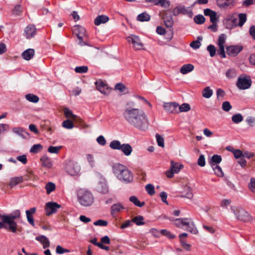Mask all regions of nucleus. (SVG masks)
Masks as SVG:
<instances>
[{
	"label": "nucleus",
	"instance_id": "obj_1",
	"mask_svg": "<svg viewBox=\"0 0 255 255\" xmlns=\"http://www.w3.org/2000/svg\"><path fill=\"white\" fill-rule=\"evenodd\" d=\"M135 106L134 102H127L123 112V117L131 126L140 130H144L147 128V118L144 111L135 108Z\"/></svg>",
	"mask_w": 255,
	"mask_h": 255
},
{
	"label": "nucleus",
	"instance_id": "obj_2",
	"mask_svg": "<svg viewBox=\"0 0 255 255\" xmlns=\"http://www.w3.org/2000/svg\"><path fill=\"white\" fill-rule=\"evenodd\" d=\"M20 212L19 210H16L10 214L2 215L0 213V229H5L11 231L13 233H16L17 231V224L15 220L20 218Z\"/></svg>",
	"mask_w": 255,
	"mask_h": 255
},
{
	"label": "nucleus",
	"instance_id": "obj_3",
	"mask_svg": "<svg viewBox=\"0 0 255 255\" xmlns=\"http://www.w3.org/2000/svg\"><path fill=\"white\" fill-rule=\"evenodd\" d=\"M112 169L114 174L121 182L126 184L133 182V174L125 165L117 163L113 165Z\"/></svg>",
	"mask_w": 255,
	"mask_h": 255
},
{
	"label": "nucleus",
	"instance_id": "obj_4",
	"mask_svg": "<svg viewBox=\"0 0 255 255\" xmlns=\"http://www.w3.org/2000/svg\"><path fill=\"white\" fill-rule=\"evenodd\" d=\"M247 20L246 13H233L226 16L224 20V24L228 29L237 26L242 27Z\"/></svg>",
	"mask_w": 255,
	"mask_h": 255
},
{
	"label": "nucleus",
	"instance_id": "obj_5",
	"mask_svg": "<svg viewBox=\"0 0 255 255\" xmlns=\"http://www.w3.org/2000/svg\"><path fill=\"white\" fill-rule=\"evenodd\" d=\"M77 200L79 204L84 207H89L94 202V196L89 190L81 188L77 191Z\"/></svg>",
	"mask_w": 255,
	"mask_h": 255
},
{
	"label": "nucleus",
	"instance_id": "obj_6",
	"mask_svg": "<svg viewBox=\"0 0 255 255\" xmlns=\"http://www.w3.org/2000/svg\"><path fill=\"white\" fill-rule=\"evenodd\" d=\"M232 212L235 215L236 218L242 222H248L252 220V217L244 209L239 207H231Z\"/></svg>",
	"mask_w": 255,
	"mask_h": 255
},
{
	"label": "nucleus",
	"instance_id": "obj_7",
	"mask_svg": "<svg viewBox=\"0 0 255 255\" xmlns=\"http://www.w3.org/2000/svg\"><path fill=\"white\" fill-rule=\"evenodd\" d=\"M65 169L66 171L71 176L78 175L80 171V166L72 160L66 161Z\"/></svg>",
	"mask_w": 255,
	"mask_h": 255
},
{
	"label": "nucleus",
	"instance_id": "obj_8",
	"mask_svg": "<svg viewBox=\"0 0 255 255\" xmlns=\"http://www.w3.org/2000/svg\"><path fill=\"white\" fill-rule=\"evenodd\" d=\"M252 83V81L250 77L241 76L238 78L236 85L240 90H246L251 87Z\"/></svg>",
	"mask_w": 255,
	"mask_h": 255
},
{
	"label": "nucleus",
	"instance_id": "obj_9",
	"mask_svg": "<svg viewBox=\"0 0 255 255\" xmlns=\"http://www.w3.org/2000/svg\"><path fill=\"white\" fill-rule=\"evenodd\" d=\"M173 14L174 16H177L180 14L187 15L189 17L193 16V13L191 10L189 9L188 7L185 6L178 5L176 6L172 11Z\"/></svg>",
	"mask_w": 255,
	"mask_h": 255
},
{
	"label": "nucleus",
	"instance_id": "obj_10",
	"mask_svg": "<svg viewBox=\"0 0 255 255\" xmlns=\"http://www.w3.org/2000/svg\"><path fill=\"white\" fill-rule=\"evenodd\" d=\"M129 43H131L135 50H139L142 49L143 44L140 41L138 36L135 35H131L127 38Z\"/></svg>",
	"mask_w": 255,
	"mask_h": 255
},
{
	"label": "nucleus",
	"instance_id": "obj_11",
	"mask_svg": "<svg viewBox=\"0 0 255 255\" xmlns=\"http://www.w3.org/2000/svg\"><path fill=\"white\" fill-rule=\"evenodd\" d=\"M183 167L182 164H179L178 163H175L171 161L170 169L166 171L165 173L166 176L169 178H172L174 174L179 172Z\"/></svg>",
	"mask_w": 255,
	"mask_h": 255
},
{
	"label": "nucleus",
	"instance_id": "obj_12",
	"mask_svg": "<svg viewBox=\"0 0 255 255\" xmlns=\"http://www.w3.org/2000/svg\"><path fill=\"white\" fill-rule=\"evenodd\" d=\"M61 207V205L56 202H50L47 203L45 208L46 215L50 216L52 214L55 213Z\"/></svg>",
	"mask_w": 255,
	"mask_h": 255
},
{
	"label": "nucleus",
	"instance_id": "obj_13",
	"mask_svg": "<svg viewBox=\"0 0 255 255\" xmlns=\"http://www.w3.org/2000/svg\"><path fill=\"white\" fill-rule=\"evenodd\" d=\"M37 29L32 24H29L24 30L23 35L26 39H30L33 37L36 34Z\"/></svg>",
	"mask_w": 255,
	"mask_h": 255
},
{
	"label": "nucleus",
	"instance_id": "obj_14",
	"mask_svg": "<svg viewBox=\"0 0 255 255\" xmlns=\"http://www.w3.org/2000/svg\"><path fill=\"white\" fill-rule=\"evenodd\" d=\"M243 49V46L239 45H231L226 48L228 55L235 57L238 55Z\"/></svg>",
	"mask_w": 255,
	"mask_h": 255
},
{
	"label": "nucleus",
	"instance_id": "obj_15",
	"mask_svg": "<svg viewBox=\"0 0 255 255\" xmlns=\"http://www.w3.org/2000/svg\"><path fill=\"white\" fill-rule=\"evenodd\" d=\"M179 104L176 102L168 103L165 104L164 108L168 113L171 114L178 113Z\"/></svg>",
	"mask_w": 255,
	"mask_h": 255
},
{
	"label": "nucleus",
	"instance_id": "obj_16",
	"mask_svg": "<svg viewBox=\"0 0 255 255\" xmlns=\"http://www.w3.org/2000/svg\"><path fill=\"white\" fill-rule=\"evenodd\" d=\"M72 30L77 37L84 36L88 37V34L85 28L82 26L79 25H75L73 27Z\"/></svg>",
	"mask_w": 255,
	"mask_h": 255
},
{
	"label": "nucleus",
	"instance_id": "obj_17",
	"mask_svg": "<svg viewBox=\"0 0 255 255\" xmlns=\"http://www.w3.org/2000/svg\"><path fill=\"white\" fill-rule=\"evenodd\" d=\"M96 190L101 193L105 194L109 192V187L107 182L105 180L100 181L96 186Z\"/></svg>",
	"mask_w": 255,
	"mask_h": 255
},
{
	"label": "nucleus",
	"instance_id": "obj_18",
	"mask_svg": "<svg viewBox=\"0 0 255 255\" xmlns=\"http://www.w3.org/2000/svg\"><path fill=\"white\" fill-rule=\"evenodd\" d=\"M24 180L23 177L22 176L12 177L10 178L8 185L10 188H13L17 185L22 183Z\"/></svg>",
	"mask_w": 255,
	"mask_h": 255
},
{
	"label": "nucleus",
	"instance_id": "obj_19",
	"mask_svg": "<svg viewBox=\"0 0 255 255\" xmlns=\"http://www.w3.org/2000/svg\"><path fill=\"white\" fill-rule=\"evenodd\" d=\"M204 13L206 16H209L210 18V21L212 23L217 22L218 18L215 11L206 8L204 10Z\"/></svg>",
	"mask_w": 255,
	"mask_h": 255
},
{
	"label": "nucleus",
	"instance_id": "obj_20",
	"mask_svg": "<svg viewBox=\"0 0 255 255\" xmlns=\"http://www.w3.org/2000/svg\"><path fill=\"white\" fill-rule=\"evenodd\" d=\"M36 208L35 207H33L30 208L29 210H27L25 212L27 221L32 226H34L33 215L36 212Z\"/></svg>",
	"mask_w": 255,
	"mask_h": 255
},
{
	"label": "nucleus",
	"instance_id": "obj_21",
	"mask_svg": "<svg viewBox=\"0 0 255 255\" xmlns=\"http://www.w3.org/2000/svg\"><path fill=\"white\" fill-rule=\"evenodd\" d=\"M34 53V50L29 48L23 51L21 54V56L24 59L29 60L33 57Z\"/></svg>",
	"mask_w": 255,
	"mask_h": 255
},
{
	"label": "nucleus",
	"instance_id": "obj_22",
	"mask_svg": "<svg viewBox=\"0 0 255 255\" xmlns=\"http://www.w3.org/2000/svg\"><path fill=\"white\" fill-rule=\"evenodd\" d=\"M12 131L23 138H25L28 135V133L22 128L15 127L12 129Z\"/></svg>",
	"mask_w": 255,
	"mask_h": 255
},
{
	"label": "nucleus",
	"instance_id": "obj_23",
	"mask_svg": "<svg viewBox=\"0 0 255 255\" xmlns=\"http://www.w3.org/2000/svg\"><path fill=\"white\" fill-rule=\"evenodd\" d=\"M36 240L43 245L44 249L47 248L50 246V242L48 239L44 235H41L36 237Z\"/></svg>",
	"mask_w": 255,
	"mask_h": 255
},
{
	"label": "nucleus",
	"instance_id": "obj_24",
	"mask_svg": "<svg viewBox=\"0 0 255 255\" xmlns=\"http://www.w3.org/2000/svg\"><path fill=\"white\" fill-rule=\"evenodd\" d=\"M125 209L124 207L121 203H118L113 205L111 207V214L114 216L116 214L120 212Z\"/></svg>",
	"mask_w": 255,
	"mask_h": 255
},
{
	"label": "nucleus",
	"instance_id": "obj_25",
	"mask_svg": "<svg viewBox=\"0 0 255 255\" xmlns=\"http://www.w3.org/2000/svg\"><path fill=\"white\" fill-rule=\"evenodd\" d=\"M120 150L123 152L126 156H129L132 151V148L128 143L122 144Z\"/></svg>",
	"mask_w": 255,
	"mask_h": 255
},
{
	"label": "nucleus",
	"instance_id": "obj_26",
	"mask_svg": "<svg viewBox=\"0 0 255 255\" xmlns=\"http://www.w3.org/2000/svg\"><path fill=\"white\" fill-rule=\"evenodd\" d=\"M42 165L47 168H50L52 166V163L50 158L47 155H43L40 159Z\"/></svg>",
	"mask_w": 255,
	"mask_h": 255
},
{
	"label": "nucleus",
	"instance_id": "obj_27",
	"mask_svg": "<svg viewBox=\"0 0 255 255\" xmlns=\"http://www.w3.org/2000/svg\"><path fill=\"white\" fill-rule=\"evenodd\" d=\"M235 0H217V3L220 8H225L233 4Z\"/></svg>",
	"mask_w": 255,
	"mask_h": 255
},
{
	"label": "nucleus",
	"instance_id": "obj_28",
	"mask_svg": "<svg viewBox=\"0 0 255 255\" xmlns=\"http://www.w3.org/2000/svg\"><path fill=\"white\" fill-rule=\"evenodd\" d=\"M109 18L105 15H100L98 16L94 20V23L96 25H99L102 23H105L108 21Z\"/></svg>",
	"mask_w": 255,
	"mask_h": 255
},
{
	"label": "nucleus",
	"instance_id": "obj_29",
	"mask_svg": "<svg viewBox=\"0 0 255 255\" xmlns=\"http://www.w3.org/2000/svg\"><path fill=\"white\" fill-rule=\"evenodd\" d=\"M163 19L164 24L167 27H172L173 26V19L171 15H168L166 13L164 15Z\"/></svg>",
	"mask_w": 255,
	"mask_h": 255
},
{
	"label": "nucleus",
	"instance_id": "obj_30",
	"mask_svg": "<svg viewBox=\"0 0 255 255\" xmlns=\"http://www.w3.org/2000/svg\"><path fill=\"white\" fill-rule=\"evenodd\" d=\"M95 85L97 89L102 93L106 94V90H107V85L103 81H99L95 82Z\"/></svg>",
	"mask_w": 255,
	"mask_h": 255
},
{
	"label": "nucleus",
	"instance_id": "obj_31",
	"mask_svg": "<svg viewBox=\"0 0 255 255\" xmlns=\"http://www.w3.org/2000/svg\"><path fill=\"white\" fill-rule=\"evenodd\" d=\"M171 221H173V220L169 219ZM191 220L188 218H177L174 220V224L178 228H181L183 226H185L186 224V221Z\"/></svg>",
	"mask_w": 255,
	"mask_h": 255
},
{
	"label": "nucleus",
	"instance_id": "obj_32",
	"mask_svg": "<svg viewBox=\"0 0 255 255\" xmlns=\"http://www.w3.org/2000/svg\"><path fill=\"white\" fill-rule=\"evenodd\" d=\"M185 226H186V230L188 232H190L193 234H196L198 233V230L192 222L187 221L186 224L185 225Z\"/></svg>",
	"mask_w": 255,
	"mask_h": 255
},
{
	"label": "nucleus",
	"instance_id": "obj_33",
	"mask_svg": "<svg viewBox=\"0 0 255 255\" xmlns=\"http://www.w3.org/2000/svg\"><path fill=\"white\" fill-rule=\"evenodd\" d=\"M194 68V66L191 64H184L181 67L180 71L182 74H186L193 71Z\"/></svg>",
	"mask_w": 255,
	"mask_h": 255
},
{
	"label": "nucleus",
	"instance_id": "obj_34",
	"mask_svg": "<svg viewBox=\"0 0 255 255\" xmlns=\"http://www.w3.org/2000/svg\"><path fill=\"white\" fill-rule=\"evenodd\" d=\"M153 2L156 5H160L164 8L168 7L170 4V1L168 0H154Z\"/></svg>",
	"mask_w": 255,
	"mask_h": 255
},
{
	"label": "nucleus",
	"instance_id": "obj_35",
	"mask_svg": "<svg viewBox=\"0 0 255 255\" xmlns=\"http://www.w3.org/2000/svg\"><path fill=\"white\" fill-rule=\"evenodd\" d=\"M150 19V16L146 12H144L139 14L137 16L136 19L138 21L143 22L148 21Z\"/></svg>",
	"mask_w": 255,
	"mask_h": 255
},
{
	"label": "nucleus",
	"instance_id": "obj_36",
	"mask_svg": "<svg viewBox=\"0 0 255 255\" xmlns=\"http://www.w3.org/2000/svg\"><path fill=\"white\" fill-rule=\"evenodd\" d=\"M144 218L141 215H138L131 219V221L135 223L137 226L143 225L145 224L144 222Z\"/></svg>",
	"mask_w": 255,
	"mask_h": 255
},
{
	"label": "nucleus",
	"instance_id": "obj_37",
	"mask_svg": "<svg viewBox=\"0 0 255 255\" xmlns=\"http://www.w3.org/2000/svg\"><path fill=\"white\" fill-rule=\"evenodd\" d=\"M122 145V144H121V142L118 140H113L110 144V147L114 150H120Z\"/></svg>",
	"mask_w": 255,
	"mask_h": 255
},
{
	"label": "nucleus",
	"instance_id": "obj_38",
	"mask_svg": "<svg viewBox=\"0 0 255 255\" xmlns=\"http://www.w3.org/2000/svg\"><path fill=\"white\" fill-rule=\"evenodd\" d=\"M25 98L29 102L34 103H37L39 100V97L33 94H26L25 95Z\"/></svg>",
	"mask_w": 255,
	"mask_h": 255
},
{
	"label": "nucleus",
	"instance_id": "obj_39",
	"mask_svg": "<svg viewBox=\"0 0 255 255\" xmlns=\"http://www.w3.org/2000/svg\"><path fill=\"white\" fill-rule=\"evenodd\" d=\"M129 200L131 202L133 203L135 206L139 207H142L145 204L144 202H140L138 200L137 198L135 196H132L130 197Z\"/></svg>",
	"mask_w": 255,
	"mask_h": 255
},
{
	"label": "nucleus",
	"instance_id": "obj_40",
	"mask_svg": "<svg viewBox=\"0 0 255 255\" xmlns=\"http://www.w3.org/2000/svg\"><path fill=\"white\" fill-rule=\"evenodd\" d=\"M63 112L65 116L67 118H71L73 120H75L76 119L77 116L74 115L70 109L68 108H65L63 110Z\"/></svg>",
	"mask_w": 255,
	"mask_h": 255
},
{
	"label": "nucleus",
	"instance_id": "obj_41",
	"mask_svg": "<svg viewBox=\"0 0 255 255\" xmlns=\"http://www.w3.org/2000/svg\"><path fill=\"white\" fill-rule=\"evenodd\" d=\"M55 184L51 182H48L45 185V189L47 194H50L52 192L55 190Z\"/></svg>",
	"mask_w": 255,
	"mask_h": 255
},
{
	"label": "nucleus",
	"instance_id": "obj_42",
	"mask_svg": "<svg viewBox=\"0 0 255 255\" xmlns=\"http://www.w3.org/2000/svg\"><path fill=\"white\" fill-rule=\"evenodd\" d=\"M213 95V91L209 87L204 88L202 91V96L205 98L209 99Z\"/></svg>",
	"mask_w": 255,
	"mask_h": 255
},
{
	"label": "nucleus",
	"instance_id": "obj_43",
	"mask_svg": "<svg viewBox=\"0 0 255 255\" xmlns=\"http://www.w3.org/2000/svg\"><path fill=\"white\" fill-rule=\"evenodd\" d=\"M190 106L187 103H183L178 108V113L180 112H187L190 110Z\"/></svg>",
	"mask_w": 255,
	"mask_h": 255
},
{
	"label": "nucleus",
	"instance_id": "obj_44",
	"mask_svg": "<svg viewBox=\"0 0 255 255\" xmlns=\"http://www.w3.org/2000/svg\"><path fill=\"white\" fill-rule=\"evenodd\" d=\"M184 193V194L182 195V196L190 199L193 198V194L192 193V190L190 187L187 186L185 187Z\"/></svg>",
	"mask_w": 255,
	"mask_h": 255
},
{
	"label": "nucleus",
	"instance_id": "obj_45",
	"mask_svg": "<svg viewBox=\"0 0 255 255\" xmlns=\"http://www.w3.org/2000/svg\"><path fill=\"white\" fill-rule=\"evenodd\" d=\"M43 148L41 144H34L30 148V152L33 153H37L40 152Z\"/></svg>",
	"mask_w": 255,
	"mask_h": 255
},
{
	"label": "nucleus",
	"instance_id": "obj_46",
	"mask_svg": "<svg viewBox=\"0 0 255 255\" xmlns=\"http://www.w3.org/2000/svg\"><path fill=\"white\" fill-rule=\"evenodd\" d=\"M222 161V157L218 154H214L211 158V165H217L220 163Z\"/></svg>",
	"mask_w": 255,
	"mask_h": 255
},
{
	"label": "nucleus",
	"instance_id": "obj_47",
	"mask_svg": "<svg viewBox=\"0 0 255 255\" xmlns=\"http://www.w3.org/2000/svg\"><path fill=\"white\" fill-rule=\"evenodd\" d=\"M232 120L235 124H239L243 121V117L241 114H235L232 117Z\"/></svg>",
	"mask_w": 255,
	"mask_h": 255
},
{
	"label": "nucleus",
	"instance_id": "obj_48",
	"mask_svg": "<svg viewBox=\"0 0 255 255\" xmlns=\"http://www.w3.org/2000/svg\"><path fill=\"white\" fill-rule=\"evenodd\" d=\"M212 168L214 171L215 173L218 176L222 177L223 176L224 173L220 166L218 165H212Z\"/></svg>",
	"mask_w": 255,
	"mask_h": 255
},
{
	"label": "nucleus",
	"instance_id": "obj_49",
	"mask_svg": "<svg viewBox=\"0 0 255 255\" xmlns=\"http://www.w3.org/2000/svg\"><path fill=\"white\" fill-rule=\"evenodd\" d=\"M195 22L198 24H202L205 21V18L201 14L196 15L194 18Z\"/></svg>",
	"mask_w": 255,
	"mask_h": 255
},
{
	"label": "nucleus",
	"instance_id": "obj_50",
	"mask_svg": "<svg viewBox=\"0 0 255 255\" xmlns=\"http://www.w3.org/2000/svg\"><path fill=\"white\" fill-rule=\"evenodd\" d=\"M236 71L234 69H230L226 73V76L228 79L234 78L236 77Z\"/></svg>",
	"mask_w": 255,
	"mask_h": 255
},
{
	"label": "nucleus",
	"instance_id": "obj_51",
	"mask_svg": "<svg viewBox=\"0 0 255 255\" xmlns=\"http://www.w3.org/2000/svg\"><path fill=\"white\" fill-rule=\"evenodd\" d=\"M88 70V68L87 66H77L75 68V71L77 73H85Z\"/></svg>",
	"mask_w": 255,
	"mask_h": 255
},
{
	"label": "nucleus",
	"instance_id": "obj_52",
	"mask_svg": "<svg viewBox=\"0 0 255 255\" xmlns=\"http://www.w3.org/2000/svg\"><path fill=\"white\" fill-rule=\"evenodd\" d=\"M145 188L146 191L149 195H152L155 193L154 186L151 184H147L145 186Z\"/></svg>",
	"mask_w": 255,
	"mask_h": 255
},
{
	"label": "nucleus",
	"instance_id": "obj_53",
	"mask_svg": "<svg viewBox=\"0 0 255 255\" xmlns=\"http://www.w3.org/2000/svg\"><path fill=\"white\" fill-rule=\"evenodd\" d=\"M157 144L159 146L163 147L164 146V140L163 137H162L158 133H156L155 135Z\"/></svg>",
	"mask_w": 255,
	"mask_h": 255
},
{
	"label": "nucleus",
	"instance_id": "obj_54",
	"mask_svg": "<svg viewBox=\"0 0 255 255\" xmlns=\"http://www.w3.org/2000/svg\"><path fill=\"white\" fill-rule=\"evenodd\" d=\"M62 126L67 129H71L73 128L74 125L72 122L69 120H67L62 122Z\"/></svg>",
	"mask_w": 255,
	"mask_h": 255
},
{
	"label": "nucleus",
	"instance_id": "obj_55",
	"mask_svg": "<svg viewBox=\"0 0 255 255\" xmlns=\"http://www.w3.org/2000/svg\"><path fill=\"white\" fill-rule=\"evenodd\" d=\"M226 39V35L225 34H221L219 35L218 41V46H224Z\"/></svg>",
	"mask_w": 255,
	"mask_h": 255
},
{
	"label": "nucleus",
	"instance_id": "obj_56",
	"mask_svg": "<svg viewBox=\"0 0 255 255\" xmlns=\"http://www.w3.org/2000/svg\"><path fill=\"white\" fill-rule=\"evenodd\" d=\"M207 50L209 51L211 57H214L216 54V49L214 45L210 44L207 47Z\"/></svg>",
	"mask_w": 255,
	"mask_h": 255
},
{
	"label": "nucleus",
	"instance_id": "obj_57",
	"mask_svg": "<svg viewBox=\"0 0 255 255\" xmlns=\"http://www.w3.org/2000/svg\"><path fill=\"white\" fill-rule=\"evenodd\" d=\"M160 233L163 236H165L168 238L169 239H174L175 236L173 235H172L170 232L167 231L166 229H162L160 231Z\"/></svg>",
	"mask_w": 255,
	"mask_h": 255
},
{
	"label": "nucleus",
	"instance_id": "obj_58",
	"mask_svg": "<svg viewBox=\"0 0 255 255\" xmlns=\"http://www.w3.org/2000/svg\"><path fill=\"white\" fill-rule=\"evenodd\" d=\"M62 148L61 146H50L48 148V151L51 153H58L59 150Z\"/></svg>",
	"mask_w": 255,
	"mask_h": 255
},
{
	"label": "nucleus",
	"instance_id": "obj_59",
	"mask_svg": "<svg viewBox=\"0 0 255 255\" xmlns=\"http://www.w3.org/2000/svg\"><path fill=\"white\" fill-rule=\"evenodd\" d=\"M70 252V251L69 250L64 249L63 247H62L61 246L58 245L56 247V253L58 254H63L66 253Z\"/></svg>",
	"mask_w": 255,
	"mask_h": 255
},
{
	"label": "nucleus",
	"instance_id": "obj_60",
	"mask_svg": "<svg viewBox=\"0 0 255 255\" xmlns=\"http://www.w3.org/2000/svg\"><path fill=\"white\" fill-rule=\"evenodd\" d=\"M222 109L225 112H229L232 108L230 102L228 101H225L222 104Z\"/></svg>",
	"mask_w": 255,
	"mask_h": 255
},
{
	"label": "nucleus",
	"instance_id": "obj_61",
	"mask_svg": "<svg viewBox=\"0 0 255 255\" xmlns=\"http://www.w3.org/2000/svg\"><path fill=\"white\" fill-rule=\"evenodd\" d=\"M197 163L198 165L201 167H204L205 165V159L204 155L201 154L200 155L197 161Z\"/></svg>",
	"mask_w": 255,
	"mask_h": 255
},
{
	"label": "nucleus",
	"instance_id": "obj_62",
	"mask_svg": "<svg viewBox=\"0 0 255 255\" xmlns=\"http://www.w3.org/2000/svg\"><path fill=\"white\" fill-rule=\"evenodd\" d=\"M219 49L218 50V54L220 55V56L222 58H224L226 57V54L224 49V46H218Z\"/></svg>",
	"mask_w": 255,
	"mask_h": 255
},
{
	"label": "nucleus",
	"instance_id": "obj_63",
	"mask_svg": "<svg viewBox=\"0 0 255 255\" xmlns=\"http://www.w3.org/2000/svg\"><path fill=\"white\" fill-rule=\"evenodd\" d=\"M95 226H99L102 227L106 226L108 225V222L101 219L98 220L94 223Z\"/></svg>",
	"mask_w": 255,
	"mask_h": 255
},
{
	"label": "nucleus",
	"instance_id": "obj_64",
	"mask_svg": "<svg viewBox=\"0 0 255 255\" xmlns=\"http://www.w3.org/2000/svg\"><path fill=\"white\" fill-rule=\"evenodd\" d=\"M249 187L252 192L255 193V178H252L251 179Z\"/></svg>",
	"mask_w": 255,
	"mask_h": 255
}]
</instances>
